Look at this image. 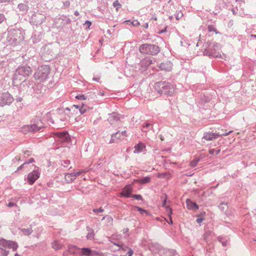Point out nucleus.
Wrapping results in <instances>:
<instances>
[{
    "label": "nucleus",
    "mask_w": 256,
    "mask_h": 256,
    "mask_svg": "<svg viewBox=\"0 0 256 256\" xmlns=\"http://www.w3.org/2000/svg\"><path fill=\"white\" fill-rule=\"evenodd\" d=\"M78 14H79V13H78V11H76V12H74V14H75L76 16H78Z\"/></svg>",
    "instance_id": "nucleus-51"
},
{
    "label": "nucleus",
    "mask_w": 256,
    "mask_h": 256,
    "mask_svg": "<svg viewBox=\"0 0 256 256\" xmlns=\"http://www.w3.org/2000/svg\"><path fill=\"white\" fill-rule=\"evenodd\" d=\"M83 172H85V171L82 170L73 174H68L65 176V179L68 182H70L74 180L78 176H80Z\"/></svg>",
    "instance_id": "nucleus-8"
},
{
    "label": "nucleus",
    "mask_w": 256,
    "mask_h": 256,
    "mask_svg": "<svg viewBox=\"0 0 256 256\" xmlns=\"http://www.w3.org/2000/svg\"><path fill=\"white\" fill-rule=\"evenodd\" d=\"M232 131H230L229 132H228V133H226L225 134H224V136H228V134H229L230 132H232Z\"/></svg>",
    "instance_id": "nucleus-53"
},
{
    "label": "nucleus",
    "mask_w": 256,
    "mask_h": 256,
    "mask_svg": "<svg viewBox=\"0 0 256 256\" xmlns=\"http://www.w3.org/2000/svg\"><path fill=\"white\" fill-rule=\"evenodd\" d=\"M87 110L84 108V105L82 104L81 108H80V112L81 114H83L86 112Z\"/></svg>",
    "instance_id": "nucleus-30"
},
{
    "label": "nucleus",
    "mask_w": 256,
    "mask_h": 256,
    "mask_svg": "<svg viewBox=\"0 0 256 256\" xmlns=\"http://www.w3.org/2000/svg\"><path fill=\"white\" fill-rule=\"evenodd\" d=\"M14 256H21L18 254V253H16V254H15Z\"/></svg>",
    "instance_id": "nucleus-55"
},
{
    "label": "nucleus",
    "mask_w": 256,
    "mask_h": 256,
    "mask_svg": "<svg viewBox=\"0 0 256 256\" xmlns=\"http://www.w3.org/2000/svg\"><path fill=\"white\" fill-rule=\"evenodd\" d=\"M198 163V160H193L190 162V166H195Z\"/></svg>",
    "instance_id": "nucleus-36"
},
{
    "label": "nucleus",
    "mask_w": 256,
    "mask_h": 256,
    "mask_svg": "<svg viewBox=\"0 0 256 256\" xmlns=\"http://www.w3.org/2000/svg\"><path fill=\"white\" fill-rule=\"evenodd\" d=\"M139 50L142 54L150 55H156L160 51L158 46L146 44L141 45L139 48Z\"/></svg>",
    "instance_id": "nucleus-3"
},
{
    "label": "nucleus",
    "mask_w": 256,
    "mask_h": 256,
    "mask_svg": "<svg viewBox=\"0 0 256 256\" xmlns=\"http://www.w3.org/2000/svg\"><path fill=\"white\" fill-rule=\"evenodd\" d=\"M133 210H136L137 211L139 212L140 214H143L144 213L146 215L148 214V212L146 210L138 206H134L133 208Z\"/></svg>",
    "instance_id": "nucleus-22"
},
{
    "label": "nucleus",
    "mask_w": 256,
    "mask_h": 256,
    "mask_svg": "<svg viewBox=\"0 0 256 256\" xmlns=\"http://www.w3.org/2000/svg\"><path fill=\"white\" fill-rule=\"evenodd\" d=\"M32 70L29 66L19 67L14 74L13 83L15 86H18L25 80V78L28 76L32 74Z\"/></svg>",
    "instance_id": "nucleus-1"
},
{
    "label": "nucleus",
    "mask_w": 256,
    "mask_h": 256,
    "mask_svg": "<svg viewBox=\"0 0 256 256\" xmlns=\"http://www.w3.org/2000/svg\"><path fill=\"white\" fill-rule=\"evenodd\" d=\"M4 20L3 17H0V23Z\"/></svg>",
    "instance_id": "nucleus-54"
},
{
    "label": "nucleus",
    "mask_w": 256,
    "mask_h": 256,
    "mask_svg": "<svg viewBox=\"0 0 256 256\" xmlns=\"http://www.w3.org/2000/svg\"><path fill=\"white\" fill-rule=\"evenodd\" d=\"M80 249L74 246H70L68 248V252L71 254H76Z\"/></svg>",
    "instance_id": "nucleus-20"
},
{
    "label": "nucleus",
    "mask_w": 256,
    "mask_h": 256,
    "mask_svg": "<svg viewBox=\"0 0 256 256\" xmlns=\"http://www.w3.org/2000/svg\"><path fill=\"white\" fill-rule=\"evenodd\" d=\"M52 247L56 250H58L62 248V245L58 241H54L52 244Z\"/></svg>",
    "instance_id": "nucleus-21"
},
{
    "label": "nucleus",
    "mask_w": 256,
    "mask_h": 256,
    "mask_svg": "<svg viewBox=\"0 0 256 256\" xmlns=\"http://www.w3.org/2000/svg\"><path fill=\"white\" fill-rule=\"evenodd\" d=\"M214 149L210 150H209V152H210V154H214Z\"/></svg>",
    "instance_id": "nucleus-46"
},
{
    "label": "nucleus",
    "mask_w": 256,
    "mask_h": 256,
    "mask_svg": "<svg viewBox=\"0 0 256 256\" xmlns=\"http://www.w3.org/2000/svg\"><path fill=\"white\" fill-rule=\"evenodd\" d=\"M124 23L127 24H132L133 26H137L140 25L142 26L147 28L148 27V23H144V24H140V22L138 21V20H125L124 22Z\"/></svg>",
    "instance_id": "nucleus-11"
},
{
    "label": "nucleus",
    "mask_w": 256,
    "mask_h": 256,
    "mask_svg": "<svg viewBox=\"0 0 256 256\" xmlns=\"http://www.w3.org/2000/svg\"><path fill=\"white\" fill-rule=\"evenodd\" d=\"M150 179L151 178L150 177L146 176L138 180L137 181L138 182V183L142 184L150 182Z\"/></svg>",
    "instance_id": "nucleus-18"
},
{
    "label": "nucleus",
    "mask_w": 256,
    "mask_h": 256,
    "mask_svg": "<svg viewBox=\"0 0 256 256\" xmlns=\"http://www.w3.org/2000/svg\"><path fill=\"white\" fill-rule=\"evenodd\" d=\"M208 30L209 32H215L216 34H218V32H216V29L213 26H208Z\"/></svg>",
    "instance_id": "nucleus-27"
},
{
    "label": "nucleus",
    "mask_w": 256,
    "mask_h": 256,
    "mask_svg": "<svg viewBox=\"0 0 256 256\" xmlns=\"http://www.w3.org/2000/svg\"><path fill=\"white\" fill-rule=\"evenodd\" d=\"M18 8L20 11L22 12V14H25L28 9V6L27 4H20L18 6Z\"/></svg>",
    "instance_id": "nucleus-16"
},
{
    "label": "nucleus",
    "mask_w": 256,
    "mask_h": 256,
    "mask_svg": "<svg viewBox=\"0 0 256 256\" xmlns=\"http://www.w3.org/2000/svg\"><path fill=\"white\" fill-rule=\"evenodd\" d=\"M94 232L88 233L86 236V238L88 239L92 240L94 238Z\"/></svg>",
    "instance_id": "nucleus-28"
},
{
    "label": "nucleus",
    "mask_w": 256,
    "mask_h": 256,
    "mask_svg": "<svg viewBox=\"0 0 256 256\" xmlns=\"http://www.w3.org/2000/svg\"><path fill=\"white\" fill-rule=\"evenodd\" d=\"M220 150H216V155L218 154H219V153H220Z\"/></svg>",
    "instance_id": "nucleus-50"
},
{
    "label": "nucleus",
    "mask_w": 256,
    "mask_h": 256,
    "mask_svg": "<svg viewBox=\"0 0 256 256\" xmlns=\"http://www.w3.org/2000/svg\"><path fill=\"white\" fill-rule=\"evenodd\" d=\"M132 192V188L129 186H126L123 190L122 192L120 194V196L125 197H130Z\"/></svg>",
    "instance_id": "nucleus-13"
},
{
    "label": "nucleus",
    "mask_w": 256,
    "mask_h": 256,
    "mask_svg": "<svg viewBox=\"0 0 256 256\" xmlns=\"http://www.w3.org/2000/svg\"><path fill=\"white\" fill-rule=\"evenodd\" d=\"M70 6V2L68 0V1H66L64 2L63 3V8H68Z\"/></svg>",
    "instance_id": "nucleus-29"
},
{
    "label": "nucleus",
    "mask_w": 256,
    "mask_h": 256,
    "mask_svg": "<svg viewBox=\"0 0 256 256\" xmlns=\"http://www.w3.org/2000/svg\"><path fill=\"white\" fill-rule=\"evenodd\" d=\"M43 126L42 125L41 126H38L37 124H32L30 126V130L32 132H36L39 130L41 128H42Z\"/></svg>",
    "instance_id": "nucleus-19"
},
{
    "label": "nucleus",
    "mask_w": 256,
    "mask_h": 256,
    "mask_svg": "<svg viewBox=\"0 0 256 256\" xmlns=\"http://www.w3.org/2000/svg\"><path fill=\"white\" fill-rule=\"evenodd\" d=\"M50 72V68L47 66H41L38 72L35 73L34 77L36 79L43 80H46Z\"/></svg>",
    "instance_id": "nucleus-4"
},
{
    "label": "nucleus",
    "mask_w": 256,
    "mask_h": 256,
    "mask_svg": "<svg viewBox=\"0 0 256 256\" xmlns=\"http://www.w3.org/2000/svg\"><path fill=\"white\" fill-rule=\"evenodd\" d=\"M186 204L188 209L197 210L198 208V206L196 203L192 202L190 200H186Z\"/></svg>",
    "instance_id": "nucleus-14"
},
{
    "label": "nucleus",
    "mask_w": 256,
    "mask_h": 256,
    "mask_svg": "<svg viewBox=\"0 0 256 256\" xmlns=\"http://www.w3.org/2000/svg\"><path fill=\"white\" fill-rule=\"evenodd\" d=\"M166 26H164V30H160V31L158 32V33H159V34H162V32H166Z\"/></svg>",
    "instance_id": "nucleus-45"
},
{
    "label": "nucleus",
    "mask_w": 256,
    "mask_h": 256,
    "mask_svg": "<svg viewBox=\"0 0 256 256\" xmlns=\"http://www.w3.org/2000/svg\"><path fill=\"white\" fill-rule=\"evenodd\" d=\"M16 204L12 202H9L8 204V207H12V206H14Z\"/></svg>",
    "instance_id": "nucleus-44"
},
{
    "label": "nucleus",
    "mask_w": 256,
    "mask_h": 256,
    "mask_svg": "<svg viewBox=\"0 0 256 256\" xmlns=\"http://www.w3.org/2000/svg\"><path fill=\"white\" fill-rule=\"evenodd\" d=\"M236 2L237 1H238V2H242L243 0H236Z\"/></svg>",
    "instance_id": "nucleus-56"
},
{
    "label": "nucleus",
    "mask_w": 256,
    "mask_h": 256,
    "mask_svg": "<svg viewBox=\"0 0 256 256\" xmlns=\"http://www.w3.org/2000/svg\"><path fill=\"white\" fill-rule=\"evenodd\" d=\"M114 8H116V10L117 11L120 8H121L122 7V5L120 4V3L118 2V0H115L114 2H113V4H112Z\"/></svg>",
    "instance_id": "nucleus-23"
},
{
    "label": "nucleus",
    "mask_w": 256,
    "mask_h": 256,
    "mask_svg": "<svg viewBox=\"0 0 256 256\" xmlns=\"http://www.w3.org/2000/svg\"><path fill=\"white\" fill-rule=\"evenodd\" d=\"M219 136V134L212 132H206L204 134L203 138L206 140H212L217 138Z\"/></svg>",
    "instance_id": "nucleus-10"
},
{
    "label": "nucleus",
    "mask_w": 256,
    "mask_h": 256,
    "mask_svg": "<svg viewBox=\"0 0 256 256\" xmlns=\"http://www.w3.org/2000/svg\"><path fill=\"white\" fill-rule=\"evenodd\" d=\"M238 10L236 8H233L232 9V14L234 15L238 14Z\"/></svg>",
    "instance_id": "nucleus-33"
},
{
    "label": "nucleus",
    "mask_w": 256,
    "mask_h": 256,
    "mask_svg": "<svg viewBox=\"0 0 256 256\" xmlns=\"http://www.w3.org/2000/svg\"><path fill=\"white\" fill-rule=\"evenodd\" d=\"M24 154H26L28 155V156H30L31 154V152L30 151H26L24 152Z\"/></svg>",
    "instance_id": "nucleus-47"
},
{
    "label": "nucleus",
    "mask_w": 256,
    "mask_h": 256,
    "mask_svg": "<svg viewBox=\"0 0 256 256\" xmlns=\"http://www.w3.org/2000/svg\"><path fill=\"white\" fill-rule=\"evenodd\" d=\"M150 126V124H148V123H146V124H145V125L143 126V128H142V130L143 132H146V130H144V128H147V127H148V126Z\"/></svg>",
    "instance_id": "nucleus-39"
},
{
    "label": "nucleus",
    "mask_w": 256,
    "mask_h": 256,
    "mask_svg": "<svg viewBox=\"0 0 256 256\" xmlns=\"http://www.w3.org/2000/svg\"><path fill=\"white\" fill-rule=\"evenodd\" d=\"M26 164H27V162L24 163L22 164L18 168V170H22V168H24Z\"/></svg>",
    "instance_id": "nucleus-37"
},
{
    "label": "nucleus",
    "mask_w": 256,
    "mask_h": 256,
    "mask_svg": "<svg viewBox=\"0 0 256 256\" xmlns=\"http://www.w3.org/2000/svg\"><path fill=\"white\" fill-rule=\"evenodd\" d=\"M22 231L24 234L25 235H29L32 233V230L30 228L23 229Z\"/></svg>",
    "instance_id": "nucleus-26"
},
{
    "label": "nucleus",
    "mask_w": 256,
    "mask_h": 256,
    "mask_svg": "<svg viewBox=\"0 0 256 256\" xmlns=\"http://www.w3.org/2000/svg\"><path fill=\"white\" fill-rule=\"evenodd\" d=\"M31 167H32V168H36V165H34V164H32V165L31 166Z\"/></svg>",
    "instance_id": "nucleus-52"
},
{
    "label": "nucleus",
    "mask_w": 256,
    "mask_h": 256,
    "mask_svg": "<svg viewBox=\"0 0 256 256\" xmlns=\"http://www.w3.org/2000/svg\"><path fill=\"white\" fill-rule=\"evenodd\" d=\"M76 98L80 100H84L86 99V96L83 94H80L76 96Z\"/></svg>",
    "instance_id": "nucleus-25"
},
{
    "label": "nucleus",
    "mask_w": 256,
    "mask_h": 256,
    "mask_svg": "<svg viewBox=\"0 0 256 256\" xmlns=\"http://www.w3.org/2000/svg\"><path fill=\"white\" fill-rule=\"evenodd\" d=\"M34 162V160L33 158H30V160H28V161L26 162H27V164H29L30 163L33 162Z\"/></svg>",
    "instance_id": "nucleus-40"
},
{
    "label": "nucleus",
    "mask_w": 256,
    "mask_h": 256,
    "mask_svg": "<svg viewBox=\"0 0 256 256\" xmlns=\"http://www.w3.org/2000/svg\"><path fill=\"white\" fill-rule=\"evenodd\" d=\"M166 196H164V202H163L162 204V206H165L166 204Z\"/></svg>",
    "instance_id": "nucleus-41"
},
{
    "label": "nucleus",
    "mask_w": 256,
    "mask_h": 256,
    "mask_svg": "<svg viewBox=\"0 0 256 256\" xmlns=\"http://www.w3.org/2000/svg\"><path fill=\"white\" fill-rule=\"evenodd\" d=\"M160 90L158 92L160 94H164L171 95L175 91L176 87L169 83H162L159 86Z\"/></svg>",
    "instance_id": "nucleus-5"
},
{
    "label": "nucleus",
    "mask_w": 256,
    "mask_h": 256,
    "mask_svg": "<svg viewBox=\"0 0 256 256\" xmlns=\"http://www.w3.org/2000/svg\"><path fill=\"white\" fill-rule=\"evenodd\" d=\"M172 64L168 60L162 62L159 68L162 70L170 71L172 69Z\"/></svg>",
    "instance_id": "nucleus-9"
},
{
    "label": "nucleus",
    "mask_w": 256,
    "mask_h": 256,
    "mask_svg": "<svg viewBox=\"0 0 256 256\" xmlns=\"http://www.w3.org/2000/svg\"><path fill=\"white\" fill-rule=\"evenodd\" d=\"M203 220H203V218H197V219H196V222H197L198 223H199V224H200V223L202 222L203 221Z\"/></svg>",
    "instance_id": "nucleus-42"
},
{
    "label": "nucleus",
    "mask_w": 256,
    "mask_h": 256,
    "mask_svg": "<svg viewBox=\"0 0 256 256\" xmlns=\"http://www.w3.org/2000/svg\"><path fill=\"white\" fill-rule=\"evenodd\" d=\"M146 62V64H147V66L150 64L152 63L151 60H147V59L144 60V61H142V62Z\"/></svg>",
    "instance_id": "nucleus-32"
},
{
    "label": "nucleus",
    "mask_w": 256,
    "mask_h": 256,
    "mask_svg": "<svg viewBox=\"0 0 256 256\" xmlns=\"http://www.w3.org/2000/svg\"><path fill=\"white\" fill-rule=\"evenodd\" d=\"M40 173L39 170H34L32 172L28 174L27 176V180L28 184L32 185L34 182L40 178Z\"/></svg>",
    "instance_id": "nucleus-6"
},
{
    "label": "nucleus",
    "mask_w": 256,
    "mask_h": 256,
    "mask_svg": "<svg viewBox=\"0 0 256 256\" xmlns=\"http://www.w3.org/2000/svg\"><path fill=\"white\" fill-rule=\"evenodd\" d=\"M56 134L62 142H67L70 138L68 132H58L56 133Z\"/></svg>",
    "instance_id": "nucleus-12"
},
{
    "label": "nucleus",
    "mask_w": 256,
    "mask_h": 256,
    "mask_svg": "<svg viewBox=\"0 0 256 256\" xmlns=\"http://www.w3.org/2000/svg\"><path fill=\"white\" fill-rule=\"evenodd\" d=\"M159 137H160V140L162 141H163V140H164V136H163L162 135H160V136H159Z\"/></svg>",
    "instance_id": "nucleus-48"
},
{
    "label": "nucleus",
    "mask_w": 256,
    "mask_h": 256,
    "mask_svg": "<svg viewBox=\"0 0 256 256\" xmlns=\"http://www.w3.org/2000/svg\"><path fill=\"white\" fill-rule=\"evenodd\" d=\"M72 106L75 108L76 109H78V108H80L79 106H78V105H74Z\"/></svg>",
    "instance_id": "nucleus-49"
},
{
    "label": "nucleus",
    "mask_w": 256,
    "mask_h": 256,
    "mask_svg": "<svg viewBox=\"0 0 256 256\" xmlns=\"http://www.w3.org/2000/svg\"><path fill=\"white\" fill-rule=\"evenodd\" d=\"M12 0H0L1 3H10L12 2Z\"/></svg>",
    "instance_id": "nucleus-38"
},
{
    "label": "nucleus",
    "mask_w": 256,
    "mask_h": 256,
    "mask_svg": "<svg viewBox=\"0 0 256 256\" xmlns=\"http://www.w3.org/2000/svg\"><path fill=\"white\" fill-rule=\"evenodd\" d=\"M166 210L167 212H168V216L170 218V224H172V218H171V215L172 214V210L168 206H166Z\"/></svg>",
    "instance_id": "nucleus-24"
},
{
    "label": "nucleus",
    "mask_w": 256,
    "mask_h": 256,
    "mask_svg": "<svg viewBox=\"0 0 256 256\" xmlns=\"http://www.w3.org/2000/svg\"><path fill=\"white\" fill-rule=\"evenodd\" d=\"M84 25L86 28H88L91 26V22L90 21H86Z\"/></svg>",
    "instance_id": "nucleus-34"
},
{
    "label": "nucleus",
    "mask_w": 256,
    "mask_h": 256,
    "mask_svg": "<svg viewBox=\"0 0 256 256\" xmlns=\"http://www.w3.org/2000/svg\"><path fill=\"white\" fill-rule=\"evenodd\" d=\"M126 136L127 134L126 131H118L112 136V138L109 143L112 144L116 142V139L118 140H124V138H126Z\"/></svg>",
    "instance_id": "nucleus-7"
},
{
    "label": "nucleus",
    "mask_w": 256,
    "mask_h": 256,
    "mask_svg": "<svg viewBox=\"0 0 256 256\" xmlns=\"http://www.w3.org/2000/svg\"><path fill=\"white\" fill-rule=\"evenodd\" d=\"M132 197L134 198L136 200H141L142 198V196L140 195H139V194L134 195L132 196Z\"/></svg>",
    "instance_id": "nucleus-35"
},
{
    "label": "nucleus",
    "mask_w": 256,
    "mask_h": 256,
    "mask_svg": "<svg viewBox=\"0 0 256 256\" xmlns=\"http://www.w3.org/2000/svg\"><path fill=\"white\" fill-rule=\"evenodd\" d=\"M154 20H156V18H154Z\"/></svg>",
    "instance_id": "nucleus-57"
},
{
    "label": "nucleus",
    "mask_w": 256,
    "mask_h": 256,
    "mask_svg": "<svg viewBox=\"0 0 256 256\" xmlns=\"http://www.w3.org/2000/svg\"><path fill=\"white\" fill-rule=\"evenodd\" d=\"M92 254V250L89 248H82L81 249V255L90 256Z\"/></svg>",
    "instance_id": "nucleus-17"
},
{
    "label": "nucleus",
    "mask_w": 256,
    "mask_h": 256,
    "mask_svg": "<svg viewBox=\"0 0 256 256\" xmlns=\"http://www.w3.org/2000/svg\"><path fill=\"white\" fill-rule=\"evenodd\" d=\"M158 177H160V174H158Z\"/></svg>",
    "instance_id": "nucleus-58"
},
{
    "label": "nucleus",
    "mask_w": 256,
    "mask_h": 256,
    "mask_svg": "<svg viewBox=\"0 0 256 256\" xmlns=\"http://www.w3.org/2000/svg\"><path fill=\"white\" fill-rule=\"evenodd\" d=\"M146 148L144 144L139 142L138 144L134 146V153H139L142 152V150Z\"/></svg>",
    "instance_id": "nucleus-15"
},
{
    "label": "nucleus",
    "mask_w": 256,
    "mask_h": 256,
    "mask_svg": "<svg viewBox=\"0 0 256 256\" xmlns=\"http://www.w3.org/2000/svg\"><path fill=\"white\" fill-rule=\"evenodd\" d=\"M128 256H132V254H133L132 250H130L128 252Z\"/></svg>",
    "instance_id": "nucleus-43"
},
{
    "label": "nucleus",
    "mask_w": 256,
    "mask_h": 256,
    "mask_svg": "<svg viewBox=\"0 0 256 256\" xmlns=\"http://www.w3.org/2000/svg\"><path fill=\"white\" fill-rule=\"evenodd\" d=\"M93 211L95 213H98V212H102L104 211V210L102 208H100L98 209H94Z\"/></svg>",
    "instance_id": "nucleus-31"
},
{
    "label": "nucleus",
    "mask_w": 256,
    "mask_h": 256,
    "mask_svg": "<svg viewBox=\"0 0 256 256\" xmlns=\"http://www.w3.org/2000/svg\"><path fill=\"white\" fill-rule=\"evenodd\" d=\"M0 246L1 248V254L2 256H8L9 251L6 250L4 248H12L13 251H16L18 248V244L12 240H8L4 238L0 240Z\"/></svg>",
    "instance_id": "nucleus-2"
}]
</instances>
